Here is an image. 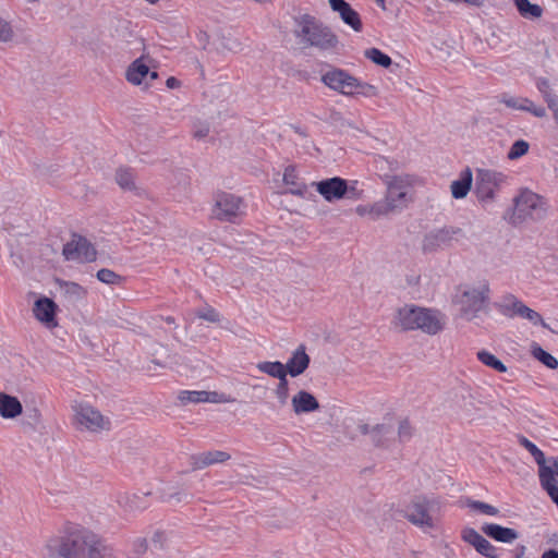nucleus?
Returning a JSON list of instances; mask_svg holds the SVG:
<instances>
[{
	"label": "nucleus",
	"instance_id": "obj_1",
	"mask_svg": "<svg viewBox=\"0 0 558 558\" xmlns=\"http://www.w3.org/2000/svg\"><path fill=\"white\" fill-rule=\"evenodd\" d=\"M113 550L93 531L68 525L47 538L40 558H113Z\"/></svg>",
	"mask_w": 558,
	"mask_h": 558
},
{
	"label": "nucleus",
	"instance_id": "obj_2",
	"mask_svg": "<svg viewBox=\"0 0 558 558\" xmlns=\"http://www.w3.org/2000/svg\"><path fill=\"white\" fill-rule=\"evenodd\" d=\"M393 325L402 331L420 330L435 336L444 330L446 316L438 310L405 304L396 311Z\"/></svg>",
	"mask_w": 558,
	"mask_h": 558
},
{
	"label": "nucleus",
	"instance_id": "obj_3",
	"mask_svg": "<svg viewBox=\"0 0 558 558\" xmlns=\"http://www.w3.org/2000/svg\"><path fill=\"white\" fill-rule=\"evenodd\" d=\"M490 301V287L487 280L463 287L454 298L461 317L473 320L481 313H487Z\"/></svg>",
	"mask_w": 558,
	"mask_h": 558
},
{
	"label": "nucleus",
	"instance_id": "obj_4",
	"mask_svg": "<svg viewBox=\"0 0 558 558\" xmlns=\"http://www.w3.org/2000/svg\"><path fill=\"white\" fill-rule=\"evenodd\" d=\"M296 36L305 47L319 51H333L339 44L338 36L331 28L311 15L301 17Z\"/></svg>",
	"mask_w": 558,
	"mask_h": 558
},
{
	"label": "nucleus",
	"instance_id": "obj_5",
	"mask_svg": "<svg viewBox=\"0 0 558 558\" xmlns=\"http://www.w3.org/2000/svg\"><path fill=\"white\" fill-rule=\"evenodd\" d=\"M385 197L399 213L409 207L414 201V189L422 184L418 177L401 172L398 177H387Z\"/></svg>",
	"mask_w": 558,
	"mask_h": 558
},
{
	"label": "nucleus",
	"instance_id": "obj_6",
	"mask_svg": "<svg viewBox=\"0 0 558 558\" xmlns=\"http://www.w3.org/2000/svg\"><path fill=\"white\" fill-rule=\"evenodd\" d=\"M322 82L330 89L347 96L356 94L365 97H375L377 95V88L375 86L359 81L341 69L333 68L328 70L322 75Z\"/></svg>",
	"mask_w": 558,
	"mask_h": 558
},
{
	"label": "nucleus",
	"instance_id": "obj_7",
	"mask_svg": "<svg viewBox=\"0 0 558 558\" xmlns=\"http://www.w3.org/2000/svg\"><path fill=\"white\" fill-rule=\"evenodd\" d=\"M439 510L438 502L425 496H415L404 508L401 513L413 525L423 531L433 530L436 526V513Z\"/></svg>",
	"mask_w": 558,
	"mask_h": 558
},
{
	"label": "nucleus",
	"instance_id": "obj_8",
	"mask_svg": "<svg viewBox=\"0 0 558 558\" xmlns=\"http://www.w3.org/2000/svg\"><path fill=\"white\" fill-rule=\"evenodd\" d=\"M463 239H465V233L461 228L445 226L427 232L423 236L421 248L424 253L430 254L445 250Z\"/></svg>",
	"mask_w": 558,
	"mask_h": 558
},
{
	"label": "nucleus",
	"instance_id": "obj_9",
	"mask_svg": "<svg viewBox=\"0 0 558 558\" xmlns=\"http://www.w3.org/2000/svg\"><path fill=\"white\" fill-rule=\"evenodd\" d=\"M548 205L538 194L524 190L514 198V217L541 220L547 216Z\"/></svg>",
	"mask_w": 558,
	"mask_h": 558
},
{
	"label": "nucleus",
	"instance_id": "obj_10",
	"mask_svg": "<svg viewBox=\"0 0 558 558\" xmlns=\"http://www.w3.org/2000/svg\"><path fill=\"white\" fill-rule=\"evenodd\" d=\"M507 177L498 171L478 169L475 178V194L483 204L495 202L497 192L506 182Z\"/></svg>",
	"mask_w": 558,
	"mask_h": 558
},
{
	"label": "nucleus",
	"instance_id": "obj_11",
	"mask_svg": "<svg viewBox=\"0 0 558 558\" xmlns=\"http://www.w3.org/2000/svg\"><path fill=\"white\" fill-rule=\"evenodd\" d=\"M74 412V424L78 429H86L93 433L108 430L110 420L104 416L98 410L85 402H76L72 407Z\"/></svg>",
	"mask_w": 558,
	"mask_h": 558
},
{
	"label": "nucleus",
	"instance_id": "obj_12",
	"mask_svg": "<svg viewBox=\"0 0 558 558\" xmlns=\"http://www.w3.org/2000/svg\"><path fill=\"white\" fill-rule=\"evenodd\" d=\"M519 442L532 454L535 462L538 464V476L543 489L546 490L549 497L558 493V485H556L554 470L553 468L546 465V458L544 452L524 436L519 437Z\"/></svg>",
	"mask_w": 558,
	"mask_h": 558
},
{
	"label": "nucleus",
	"instance_id": "obj_13",
	"mask_svg": "<svg viewBox=\"0 0 558 558\" xmlns=\"http://www.w3.org/2000/svg\"><path fill=\"white\" fill-rule=\"evenodd\" d=\"M244 213V204L241 197L227 192H220L215 196L213 216L219 220L232 221Z\"/></svg>",
	"mask_w": 558,
	"mask_h": 558
},
{
	"label": "nucleus",
	"instance_id": "obj_14",
	"mask_svg": "<svg viewBox=\"0 0 558 558\" xmlns=\"http://www.w3.org/2000/svg\"><path fill=\"white\" fill-rule=\"evenodd\" d=\"M62 253L66 260L78 263L92 262L96 258V251L89 241L76 234L64 245Z\"/></svg>",
	"mask_w": 558,
	"mask_h": 558
},
{
	"label": "nucleus",
	"instance_id": "obj_15",
	"mask_svg": "<svg viewBox=\"0 0 558 558\" xmlns=\"http://www.w3.org/2000/svg\"><path fill=\"white\" fill-rule=\"evenodd\" d=\"M312 184L327 202L341 199L347 193H352L354 197L359 196L355 189L348 187L347 181L339 177L313 182Z\"/></svg>",
	"mask_w": 558,
	"mask_h": 558
},
{
	"label": "nucleus",
	"instance_id": "obj_16",
	"mask_svg": "<svg viewBox=\"0 0 558 558\" xmlns=\"http://www.w3.org/2000/svg\"><path fill=\"white\" fill-rule=\"evenodd\" d=\"M178 399L182 404L187 403H201V402H209V403H229L232 402L233 399L226 395L219 393L217 391H189L183 390L178 395Z\"/></svg>",
	"mask_w": 558,
	"mask_h": 558
},
{
	"label": "nucleus",
	"instance_id": "obj_17",
	"mask_svg": "<svg viewBox=\"0 0 558 558\" xmlns=\"http://www.w3.org/2000/svg\"><path fill=\"white\" fill-rule=\"evenodd\" d=\"M502 306L508 311H512V315L525 318L533 325H542L545 328L547 327L546 323L536 311L526 306L513 294H508L504 298Z\"/></svg>",
	"mask_w": 558,
	"mask_h": 558
},
{
	"label": "nucleus",
	"instance_id": "obj_18",
	"mask_svg": "<svg viewBox=\"0 0 558 558\" xmlns=\"http://www.w3.org/2000/svg\"><path fill=\"white\" fill-rule=\"evenodd\" d=\"M150 493H122L118 496L119 507L126 513H136L147 509L150 506L148 497Z\"/></svg>",
	"mask_w": 558,
	"mask_h": 558
},
{
	"label": "nucleus",
	"instance_id": "obj_19",
	"mask_svg": "<svg viewBox=\"0 0 558 558\" xmlns=\"http://www.w3.org/2000/svg\"><path fill=\"white\" fill-rule=\"evenodd\" d=\"M333 12H337L344 24L354 32H361L363 24L360 14L344 0H328Z\"/></svg>",
	"mask_w": 558,
	"mask_h": 558
},
{
	"label": "nucleus",
	"instance_id": "obj_20",
	"mask_svg": "<svg viewBox=\"0 0 558 558\" xmlns=\"http://www.w3.org/2000/svg\"><path fill=\"white\" fill-rule=\"evenodd\" d=\"M311 359L306 353L303 344L299 345L291 354L290 359L284 364L287 375L298 377L302 375L308 367Z\"/></svg>",
	"mask_w": 558,
	"mask_h": 558
},
{
	"label": "nucleus",
	"instance_id": "obj_21",
	"mask_svg": "<svg viewBox=\"0 0 558 558\" xmlns=\"http://www.w3.org/2000/svg\"><path fill=\"white\" fill-rule=\"evenodd\" d=\"M57 304L49 298L38 299L33 308L35 317L48 327H54L56 322Z\"/></svg>",
	"mask_w": 558,
	"mask_h": 558
},
{
	"label": "nucleus",
	"instance_id": "obj_22",
	"mask_svg": "<svg viewBox=\"0 0 558 558\" xmlns=\"http://www.w3.org/2000/svg\"><path fill=\"white\" fill-rule=\"evenodd\" d=\"M461 537L485 557H492V554L496 551V547L473 527L463 529Z\"/></svg>",
	"mask_w": 558,
	"mask_h": 558
},
{
	"label": "nucleus",
	"instance_id": "obj_23",
	"mask_svg": "<svg viewBox=\"0 0 558 558\" xmlns=\"http://www.w3.org/2000/svg\"><path fill=\"white\" fill-rule=\"evenodd\" d=\"M501 102L508 108L527 111L536 118H544L547 116L546 109L543 106L535 105L532 100L525 97L504 96L501 98Z\"/></svg>",
	"mask_w": 558,
	"mask_h": 558
},
{
	"label": "nucleus",
	"instance_id": "obj_24",
	"mask_svg": "<svg viewBox=\"0 0 558 558\" xmlns=\"http://www.w3.org/2000/svg\"><path fill=\"white\" fill-rule=\"evenodd\" d=\"M291 407L296 415H301L317 411L319 402L311 392L299 390L291 399Z\"/></svg>",
	"mask_w": 558,
	"mask_h": 558
},
{
	"label": "nucleus",
	"instance_id": "obj_25",
	"mask_svg": "<svg viewBox=\"0 0 558 558\" xmlns=\"http://www.w3.org/2000/svg\"><path fill=\"white\" fill-rule=\"evenodd\" d=\"M482 532L499 543L511 544L519 538V533L514 529L506 527L496 523H485L482 525Z\"/></svg>",
	"mask_w": 558,
	"mask_h": 558
},
{
	"label": "nucleus",
	"instance_id": "obj_26",
	"mask_svg": "<svg viewBox=\"0 0 558 558\" xmlns=\"http://www.w3.org/2000/svg\"><path fill=\"white\" fill-rule=\"evenodd\" d=\"M357 428L361 434L369 435L371 439L379 445L383 442L385 438H387L391 434L393 425L391 423V420H388V422L375 425L360 424Z\"/></svg>",
	"mask_w": 558,
	"mask_h": 558
},
{
	"label": "nucleus",
	"instance_id": "obj_27",
	"mask_svg": "<svg viewBox=\"0 0 558 558\" xmlns=\"http://www.w3.org/2000/svg\"><path fill=\"white\" fill-rule=\"evenodd\" d=\"M473 182V174L470 168H465L460 178L452 181L450 184L451 196L456 199L465 198L471 191Z\"/></svg>",
	"mask_w": 558,
	"mask_h": 558
},
{
	"label": "nucleus",
	"instance_id": "obj_28",
	"mask_svg": "<svg viewBox=\"0 0 558 558\" xmlns=\"http://www.w3.org/2000/svg\"><path fill=\"white\" fill-rule=\"evenodd\" d=\"M23 407L16 397L0 392V416L15 418L22 414Z\"/></svg>",
	"mask_w": 558,
	"mask_h": 558
},
{
	"label": "nucleus",
	"instance_id": "obj_29",
	"mask_svg": "<svg viewBox=\"0 0 558 558\" xmlns=\"http://www.w3.org/2000/svg\"><path fill=\"white\" fill-rule=\"evenodd\" d=\"M229 459H230V454L225 451H220V450L207 451V452H202L197 456H194L192 458V460H193L192 465L194 469H204V468L215 464V463H222Z\"/></svg>",
	"mask_w": 558,
	"mask_h": 558
},
{
	"label": "nucleus",
	"instance_id": "obj_30",
	"mask_svg": "<svg viewBox=\"0 0 558 558\" xmlns=\"http://www.w3.org/2000/svg\"><path fill=\"white\" fill-rule=\"evenodd\" d=\"M148 74L149 68L144 62V57H140L129 65L125 72V78L133 85H141Z\"/></svg>",
	"mask_w": 558,
	"mask_h": 558
},
{
	"label": "nucleus",
	"instance_id": "obj_31",
	"mask_svg": "<svg viewBox=\"0 0 558 558\" xmlns=\"http://www.w3.org/2000/svg\"><path fill=\"white\" fill-rule=\"evenodd\" d=\"M110 36L117 43H129L133 37L131 23L126 20H117L110 27Z\"/></svg>",
	"mask_w": 558,
	"mask_h": 558
},
{
	"label": "nucleus",
	"instance_id": "obj_32",
	"mask_svg": "<svg viewBox=\"0 0 558 558\" xmlns=\"http://www.w3.org/2000/svg\"><path fill=\"white\" fill-rule=\"evenodd\" d=\"M256 367L259 372L265 373L270 377L277 378L278 380L280 378H283L287 376V371H286L284 364H282L279 361L259 362V363H257Z\"/></svg>",
	"mask_w": 558,
	"mask_h": 558
},
{
	"label": "nucleus",
	"instance_id": "obj_33",
	"mask_svg": "<svg viewBox=\"0 0 558 558\" xmlns=\"http://www.w3.org/2000/svg\"><path fill=\"white\" fill-rule=\"evenodd\" d=\"M517 10L525 19H538L543 14V9L538 4L531 3L529 0H513Z\"/></svg>",
	"mask_w": 558,
	"mask_h": 558
},
{
	"label": "nucleus",
	"instance_id": "obj_34",
	"mask_svg": "<svg viewBox=\"0 0 558 558\" xmlns=\"http://www.w3.org/2000/svg\"><path fill=\"white\" fill-rule=\"evenodd\" d=\"M391 214H399L396 207H392L390 202L384 197V199L372 204V219L377 220L381 217L389 216Z\"/></svg>",
	"mask_w": 558,
	"mask_h": 558
},
{
	"label": "nucleus",
	"instance_id": "obj_35",
	"mask_svg": "<svg viewBox=\"0 0 558 558\" xmlns=\"http://www.w3.org/2000/svg\"><path fill=\"white\" fill-rule=\"evenodd\" d=\"M477 359L486 366L494 368L497 372H507V366L493 353L482 350L477 352Z\"/></svg>",
	"mask_w": 558,
	"mask_h": 558
},
{
	"label": "nucleus",
	"instance_id": "obj_36",
	"mask_svg": "<svg viewBox=\"0 0 558 558\" xmlns=\"http://www.w3.org/2000/svg\"><path fill=\"white\" fill-rule=\"evenodd\" d=\"M296 179L298 178H296L295 169L293 167L286 168L284 173H283V182L287 185L293 186L292 189H290V193L293 195L303 196L304 193L306 192V186L299 185L296 182Z\"/></svg>",
	"mask_w": 558,
	"mask_h": 558
},
{
	"label": "nucleus",
	"instance_id": "obj_37",
	"mask_svg": "<svg viewBox=\"0 0 558 558\" xmlns=\"http://www.w3.org/2000/svg\"><path fill=\"white\" fill-rule=\"evenodd\" d=\"M62 290L65 298H68L71 302H76L83 299L86 294L85 289L75 282H65L62 286Z\"/></svg>",
	"mask_w": 558,
	"mask_h": 558
},
{
	"label": "nucleus",
	"instance_id": "obj_38",
	"mask_svg": "<svg viewBox=\"0 0 558 558\" xmlns=\"http://www.w3.org/2000/svg\"><path fill=\"white\" fill-rule=\"evenodd\" d=\"M532 354L536 360L542 362L547 367H549L551 369H555L558 367V360L555 356H553L550 353L543 350L541 347L533 345Z\"/></svg>",
	"mask_w": 558,
	"mask_h": 558
},
{
	"label": "nucleus",
	"instance_id": "obj_39",
	"mask_svg": "<svg viewBox=\"0 0 558 558\" xmlns=\"http://www.w3.org/2000/svg\"><path fill=\"white\" fill-rule=\"evenodd\" d=\"M116 181L123 190L132 191L135 189L134 175L129 169H119L116 173Z\"/></svg>",
	"mask_w": 558,
	"mask_h": 558
},
{
	"label": "nucleus",
	"instance_id": "obj_40",
	"mask_svg": "<svg viewBox=\"0 0 558 558\" xmlns=\"http://www.w3.org/2000/svg\"><path fill=\"white\" fill-rule=\"evenodd\" d=\"M365 57L384 68H388L391 64V58L377 48L367 49L365 51Z\"/></svg>",
	"mask_w": 558,
	"mask_h": 558
},
{
	"label": "nucleus",
	"instance_id": "obj_41",
	"mask_svg": "<svg viewBox=\"0 0 558 558\" xmlns=\"http://www.w3.org/2000/svg\"><path fill=\"white\" fill-rule=\"evenodd\" d=\"M529 148L530 144L526 141L518 140L511 145L507 157L509 160H517L524 156L529 151Z\"/></svg>",
	"mask_w": 558,
	"mask_h": 558
},
{
	"label": "nucleus",
	"instance_id": "obj_42",
	"mask_svg": "<svg viewBox=\"0 0 558 558\" xmlns=\"http://www.w3.org/2000/svg\"><path fill=\"white\" fill-rule=\"evenodd\" d=\"M375 168L383 183L387 182V177H398L399 173H390L388 157L377 156L375 158Z\"/></svg>",
	"mask_w": 558,
	"mask_h": 558
},
{
	"label": "nucleus",
	"instance_id": "obj_43",
	"mask_svg": "<svg viewBox=\"0 0 558 558\" xmlns=\"http://www.w3.org/2000/svg\"><path fill=\"white\" fill-rule=\"evenodd\" d=\"M96 277L99 281L112 286H119L123 281V278L120 275L107 268L98 270Z\"/></svg>",
	"mask_w": 558,
	"mask_h": 558
},
{
	"label": "nucleus",
	"instance_id": "obj_44",
	"mask_svg": "<svg viewBox=\"0 0 558 558\" xmlns=\"http://www.w3.org/2000/svg\"><path fill=\"white\" fill-rule=\"evenodd\" d=\"M468 506L474 510L480 511L483 514L496 517L499 514V509L493 505L486 504L480 500H471Z\"/></svg>",
	"mask_w": 558,
	"mask_h": 558
},
{
	"label": "nucleus",
	"instance_id": "obj_45",
	"mask_svg": "<svg viewBox=\"0 0 558 558\" xmlns=\"http://www.w3.org/2000/svg\"><path fill=\"white\" fill-rule=\"evenodd\" d=\"M15 40V33L11 24L4 19L0 17V43L8 44Z\"/></svg>",
	"mask_w": 558,
	"mask_h": 558
},
{
	"label": "nucleus",
	"instance_id": "obj_46",
	"mask_svg": "<svg viewBox=\"0 0 558 558\" xmlns=\"http://www.w3.org/2000/svg\"><path fill=\"white\" fill-rule=\"evenodd\" d=\"M288 379L287 376L279 379V383L276 387L275 393L278 399V401L281 404H286L289 398V387H288Z\"/></svg>",
	"mask_w": 558,
	"mask_h": 558
},
{
	"label": "nucleus",
	"instance_id": "obj_47",
	"mask_svg": "<svg viewBox=\"0 0 558 558\" xmlns=\"http://www.w3.org/2000/svg\"><path fill=\"white\" fill-rule=\"evenodd\" d=\"M413 435V428L410 425L408 420H402L399 422L398 426V437L400 441L409 440Z\"/></svg>",
	"mask_w": 558,
	"mask_h": 558
},
{
	"label": "nucleus",
	"instance_id": "obj_48",
	"mask_svg": "<svg viewBox=\"0 0 558 558\" xmlns=\"http://www.w3.org/2000/svg\"><path fill=\"white\" fill-rule=\"evenodd\" d=\"M209 134V125L205 122H197L194 124L193 135L195 138L202 140Z\"/></svg>",
	"mask_w": 558,
	"mask_h": 558
},
{
	"label": "nucleus",
	"instance_id": "obj_49",
	"mask_svg": "<svg viewBox=\"0 0 558 558\" xmlns=\"http://www.w3.org/2000/svg\"><path fill=\"white\" fill-rule=\"evenodd\" d=\"M536 87L542 94V96H545L546 94L550 93L549 82L547 78H538L536 82Z\"/></svg>",
	"mask_w": 558,
	"mask_h": 558
},
{
	"label": "nucleus",
	"instance_id": "obj_50",
	"mask_svg": "<svg viewBox=\"0 0 558 558\" xmlns=\"http://www.w3.org/2000/svg\"><path fill=\"white\" fill-rule=\"evenodd\" d=\"M543 98L547 102L550 110H554V108L558 107V97L553 92L546 94L543 96Z\"/></svg>",
	"mask_w": 558,
	"mask_h": 558
},
{
	"label": "nucleus",
	"instance_id": "obj_51",
	"mask_svg": "<svg viewBox=\"0 0 558 558\" xmlns=\"http://www.w3.org/2000/svg\"><path fill=\"white\" fill-rule=\"evenodd\" d=\"M192 498V495L185 493V492H178L175 494L170 495L169 499L174 500L177 504H180L182 501H187Z\"/></svg>",
	"mask_w": 558,
	"mask_h": 558
},
{
	"label": "nucleus",
	"instance_id": "obj_52",
	"mask_svg": "<svg viewBox=\"0 0 558 558\" xmlns=\"http://www.w3.org/2000/svg\"><path fill=\"white\" fill-rule=\"evenodd\" d=\"M355 213L361 217H369L372 219V205H359Z\"/></svg>",
	"mask_w": 558,
	"mask_h": 558
},
{
	"label": "nucleus",
	"instance_id": "obj_53",
	"mask_svg": "<svg viewBox=\"0 0 558 558\" xmlns=\"http://www.w3.org/2000/svg\"><path fill=\"white\" fill-rule=\"evenodd\" d=\"M147 549V541L145 538H136L134 541V550L137 553V554H142L144 553L145 550Z\"/></svg>",
	"mask_w": 558,
	"mask_h": 558
},
{
	"label": "nucleus",
	"instance_id": "obj_54",
	"mask_svg": "<svg viewBox=\"0 0 558 558\" xmlns=\"http://www.w3.org/2000/svg\"><path fill=\"white\" fill-rule=\"evenodd\" d=\"M199 317L211 323L219 320V316L214 310H208L205 313L199 314Z\"/></svg>",
	"mask_w": 558,
	"mask_h": 558
},
{
	"label": "nucleus",
	"instance_id": "obj_55",
	"mask_svg": "<svg viewBox=\"0 0 558 558\" xmlns=\"http://www.w3.org/2000/svg\"><path fill=\"white\" fill-rule=\"evenodd\" d=\"M388 166L390 173H399V170L401 169V163L392 158H388Z\"/></svg>",
	"mask_w": 558,
	"mask_h": 558
},
{
	"label": "nucleus",
	"instance_id": "obj_56",
	"mask_svg": "<svg viewBox=\"0 0 558 558\" xmlns=\"http://www.w3.org/2000/svg\"><path fill=\"white\" fill-rule=\"evenodd\" d=\"M166 85L168 88L174 89V88H179L181 86V82L178 78L170 76L167 78Z\"/></svg>",
	"mask_w": 558,
	"mask_h": 558
},
{
	"label": "nucleus",
	"instance_id": "obj_57",
	"mask_svg": "<svg viewBox=\"0 0 558 558\" xmlns=\"http://www.w3.org/2000/svg\"><path fill=\"white\" fill-rule=\"evenodd\" d=\"M542 558H558V551L555 549H548L543 553Z\"/></svg>",
	"mask_w": 558,
	"mask_h": 558
},
{
	"label": "nucleus",
	"instance_id": "obj_58",
	"mask_svg": "<svg viewBox=\"0 0 558 558\" xmlns=\"http://www.w3.org/2000/svg\"><path fill=\"white\" fill-rule=\"evenodd\" d=\"M525 550L526 548L523 545L517 547L514 550V558H522L525 554Z\"/></svg>",
	"mask_w": 558,
	"mask_h": 558
},
{
	"label": "nucleus",
	"instance_id": "obj_59",
	"mask_svg": "<svg viewBox=\"0 0 558 558\" xmlns=\"http://www.w3.org/2000/svg\"><path fill=\"white\" fill-rule=\"evenodd\" d=\"M550 462H551L550 468H553L554 473H555V478L557 480V477H558V457L551 458Z\"/></svg>",
	"mask_w": 558,
	"mask_h": 558
},
{
	"label": "nucleus",
	"instance_id": "obj_60",
	"mask_svg": "<svg viewBox=\"0 0 558 558\" xmlns=\"http://www.w3.org/2000/svg\"><path fill=\"white\" fill-rule=\"evenodd\" d=\"M240 48H241V45L238 41H233V46L230 47V49H234V50H239Z\"/></svg>",
	"mask_w": 558,
	"mask_h": 558
},
{
	"label": "nucleus",
	"instance_id": "obj_61",
	"mask_svg": "<svg viewBox=\"0 0 558 558\" xmlns=\"http://www.w3.org/2000/svg\"><path fill=\"white\" fill-rule=\"evenodd\" d=\"M551 111H553V113H554V118H555V120H556V122H557V124H558V107H557V108H554V110H551Z\"/></svg>",
	"mask_w": 558,
	"mask_h": 558
},
{
	"label": "nucleus",
	"instance_id": "obj_62",
	"mask_svg": "<svg viewBox=\"0 0 558 558\" xmlns=\"http://www.w3.org/2000/svg\"><path fill=\"white\" fill-rule=\"evenodd\" d=\"M550 498H551V500H553V501L557 505V507H558V492H557L555 495H553Z\"/></svg>",
	"mask_w": 558,
	"mask_h": 558
},
{
	"label": "nucleus",
	"instance_id": "obj_63",
	"mask_svg": "<svg viewBox=\"0 0 558 558\" xmlns=\"http://www.w3.org/2000/svg\"><path fill=\"white\" fill-rule=\"evenodd\" d=\"M148 76L150 77V80H156L158 77V74H157V72H150L149 71Z\"/></svg>",
	"mask_w": 558,
	"mask_h": 558
},
{
	"label": "nucleus",
	"instance_id": "obj_64",
	"mask_svg": "<svg viewBox=\"0 0 558 558\" xmlns=\"http://www.w3.org/2000/svg\"><path fill=\"white\" fill-rule=\"evenodd\" d=\"M488 558H498L496 551L494 554H492V557H488Z\"/></svg>",
	"mask_w": 558,
	"mask_h": 558
}]
</instances>
